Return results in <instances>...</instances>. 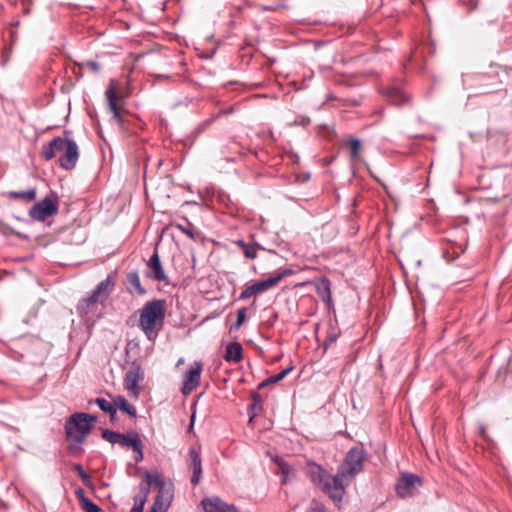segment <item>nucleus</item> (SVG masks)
Returning a JSON list of instances; mask_svg holds the SVG:
<instances>
[{
	"mask_svg": "<svg viewBox=\"0 0 512 512\" xmlns=\"http://www.w3.org/2000/svg\"><path fill=\"white\" fill-rule=\"evenodd\" d=\"M82 66L88 67L93 73H98L100 71L99 63L93 60L84 62Z\"/></svg>",
	"mask_w": 512,
	"mask_h": 512,
	"instance_id": "nucleus-36",
	"label": "nucleus"
},
{
	"mask_svg": "<svg viewBox=\"0 0 512 512\" xmlns=\"http://www.w3.org/2000/svg\"><path fill=\"white\" fill-rule=\"evenodd\" d=\"M81 507L85 512H101L100 507L89 499H82Z\"/></svg>",
	"mask_w": 512,
	"mask_h": 512,
	"instance_id": "nucleus-33",
	"label": "nucleus"
},
{
	"mask_svg": "<svg viewBox=\"0 0 512 512\" xmlns=\"http://www.w3.org/2000/svg\"><path fill=\"white\" fill-rule=\"evenodd\" d=\"M144 379V371L137 361H133L124 378V387L134 398L139 397V383Z\"/></svg>",
	"mask_w": 512,
	"mask_h": 512,
	"instance_id": "nucleus-10",
	"label": "nucleus"
},
{
	"mask_svg": "<svg viewBox=\"0 0 512 512\" xmlns=\"http://www.w3.org/2000/svg\"><path fill=\"white\" fill-rule=\"evenodd\" d=\"M275 462L277 463L283 476L281 483L286 484L289 477L294 475V468L290 464H288L287 462L278 457L275 459Z\"/></svg>",
	"mask_w": 512,
	"mask_h": 512,
	"instance_id": "nucleus-25",
	"label": "nucleus"
},
{
	"mask_svg": "<svg viewBox=\"0 0 512 512\" xmlns=\"http://www.w3.org/2000/svg\"><path fill=\"white\" fill-rule=\"evenodd\" d=\"M189 469L192 471L191 484H199L202 476V461L199 452L195 448L189 450Z\"/></svg>",
	"mask_w": 512,
	"mask_h": 512,
	"instance_id": "nucleus-17",
	"label": "nucleus"
},
{
	"mask_svg": "<svg viewBox=\"0 0 512 512\" xmlns=\"http://www.w3.org/2000/svg\"><path fill=\"white\" fill-rule=\"evenodd\" d=\"M105 94L108 100L109 109L113 114V118L120 126H123L124 118L121 113L124 106L123 98L121 97V95H119L113 83H111L109 87L106 89Z\"/></svg>",
	"mask_w": 512,
	"mask_h": 512,
	"instance_id": "nucleus-14",
	"label": "nucleus"
},
{
	"mask_svg": "<svg viewBox=\"0 0 512 512\" xmlns=\"http://www.w3.org/2000/svg\"><path fill=\"white\" fill-rule=\"evenodd\" d=\"M145 277L153 281L168 283V276L162 266L157 249L146 262Z\"/></svg>",
	"mask_w": 512,
	"mask_h": 512,
	"instance_id": "nucleus-13",
	"label": "nucleus"
},
{
	"mask_svg": "<svg viewBox=\"0 0 512 512\" xmlns=\"http://www.w3.org/2000/svg\"><path fill=\"white\" fill-rule=\"evenodd\" d=\"M350 484V481L342 478L337 471L335 475H329L319 487L321 491L328 495L334 502H341L345 494V487Z\"/></svg>",
	"mask_w": 512,
	"mask_h": 512,
	"instance_id": "nucleus-8",
	"label": "nucleus"
},
{
	"mask_svg": "<svg viewBox=\"0 0 512 512\" xmlns=\"http://www.w3.org/2000/svg\"><path fill=\"white\" fill-rule=\"evenodd\" d=\"M307 512H328V510L320 501L313 499L310 502Z\"/></svg>",
	"mask_w": 512,
	"mask_h": 512,
	"instance_id": "nucleus-34",
	"label": "nucleus"
},
{
	"mask_svg": "<svg viewBox=\"0 0 512 512\" xmlns=\"http://www.w3.org/2000/svg\"><path fill=\"white\" fill-rule=\"evenodd\" d=\"M76 496L78 497L79 501H80V504L82 505V499H87L85 497V492L82 488H79L76 490Z\"/></svg>",
	"mask_w": 512,
	"mask_h": 512,
	"instance_id": "nucleus-38",
	"label": "nucleus"
},
{
	"mask_svg": "<svg viewBox=\"0 0 512 512\" xmlns=\"http://www.w3.org/2000/svg\"><path fill=\"white\" fill-rule=\"evenodd\" d=\"M365 454L362 449L352 448L346 454L344 461L339 465L337 471L342 478L352 481L354 477L363 470Z\"/></svg>",
	"mask_w": 512,
	"mask_h": 512,
	"instance_id": "nucleus-6",
	"label": "nucleus"
},
{
	"mask_svg": "<svg viewBox=\"0 0 512 512\" xmlns=\"http://www.w3.org/2000/svg\"><path fill=\"white\" fill-rule=\"evenodd\" d=\"M316 291L324 302L331 301V283L328 278L323 277L316 283Z\"/></svg>",
	"mask_w": 512,
	"mask_h": 512,
	"instance_id": "nucleus-23",
	"label": "nucleus"
},
{
	"mask_svg": "<svg viewBox=\"0 0 512 512\" xmlns=\"http://www.w3.org/2000/svg\"><path fill=\"white\" fill-rule=\"evenodd\" d=\"M143 447L144 446L141 437H139L137 441L134 443V445L131 447L134 453V460L136 462H141L144 458Z\"/></svg>",
	"mask_w": 512,
	"mask_h": 512,
	"instance_id": "nucleus-30",
	"label": "nucleus"
},
{
	"mask_svg": "<svg viewBox=\"0 0 512 512\" xmlns=\"http://www.w3.org/2000/svg\"><path fill=\"white\" fill-rule=\"evenodd\" d=\"M178 228L186 235L190 236V237H193V232L191 229H188V228H185L184 226L182 225H178Z\"/></svg>",
	"mask_w": 512,
	"mask_h": 512,
	"instance_id": "nucleus-39",
	"label": "nucleus"
},
{
	"mask_svg": "<svg viewBox=\"0 0 512 512\" xmlns=\"http://www.w3.org/2000/svg\"><path fill=\"white\" fill-rule=\"evenodd\" d=\"M114 404L116 406V409H120L121 411L127 413L130 417H136V408L133 405H131L125 397L118 396L114 400Z\"/></svg>",
	"mask_w": 512,
	"mask_h": 512,
	"instance_id": "nucleus-24",
	"label": "nucleus"
},
{
	"mask_svg": "<svg viewBox=\"0 0 512 512\" xmlns=\"http://www.w3.org/2000/svg\"><path fill=\"white\" fill-rule=\"evenodd\" d=\"M58 212V201L50 197H45L43 200L35 203L30 211L29 216L37 221H44L49 216Z\"/></svg>",
	"mask_w": 512,
	"mask_h": 512,
	"instance_id": "nucleus-11",
	"label": "nucleus"
},
{
	"mask_svg": "<svg viewBox=\"0 0 512 512\" xmlns=\"http://www.w3.org/2000/svg\"><path fill=\"white\" fill-rule=\"evenodd\" d=\"M116 285V272L109 274L90 292V294L81 299L77 304L78 315L86 322L95 321L100 318L99 306H103L113 292Z\"/></svg>",
	"mask_w": 512,
	"mask_h": 512,
	"instance_id": "nucleus-1",
	"label": "nucleus"
},
{
	"mask_svg": "<svg viewBox=\"0 0 512 512\" xmlns=\"http://www.w3.org/2000/svg\"><path fill=\"white\" fill-rule=\"evenodd\" d=\"M97 417L85 412L73 413L65 422L64 429L68 441V452L71 455L80 454L82 444L90 434Z\"/></svg>",
	"mask_w": 512,
	"mask_h": 512,
	"instance_id": "nucleus-2",
	"label": "nucleus"
},
{
	"mask_svg": "<svg viewBox=\"0 0 512 512\" xmlns=\"http://www.w3.org/2000/svg\"><path fill=\"white\" fill-rule=\"evenodd\" d=\"M307 474L310 480L317 486H320L324 481H326L330 475L327 470L315 462L308 463Z\"/></svg>",
	"mask_w": 512,
	"mask_h": 512,
	"instance_id": "nucleus-20",
	"label": "nucleus"
},
{
	"mask_svg": "<svg viewBox=\"0 0 512 512\" xmlns=\"http://www.w3.org/2000/svg\"><path fill=\"white\" fill-rule=\"evenodd\" d=\"M245 318H246V309L245 308L238 309L237 320H236L235 326L237 328L240 327L243 324V322L245 321Z\"/></svg>",
	"mask_w": 512,
	"mask_h": 512,
	"instance_id": "nucleus-35",
	"label": "nucleus"
},
{
	"mask_svg": "<svg viewBox=\"0 0 512 512\" xmlns=\"http://www.w3.org/2000/svg\"><path fill=\"white\" fill-rule=\"evenodd\" d=\"M74 470L78 473L79 477L81 478V480L84 482L85 485L87 486H90L91 485V478L90 476L85 472V470L83 469L82 465L80 464H75L74 465Z\"/></svg>",
	"mask_w": 512,
	"mask_h": 512,
	"instance_id": "nucleus-32",
	"label": "nucleus"
},
{
	"mask_svg": "<svg viewBox=\"0 0 512 512\" xmlns=\"http://www.w3.org/2000/svg\"><path fill=\"white\" fill-rule=\"evenodd\" d=\"M94 403L104 412L108 413L111 412L112 408L115 407L114 402H109L104 398H96L94 400Z\"/></svg>",
	"mask_w": 512,
	"mask_h": 512,
	"instance_id": "nucleus-31",
	"label": "nucleus"
},
{
	"mask_svg": "<svg viewBox=\"0 0 512 512\" xmlns=\"http://www.w3.org/2000/svg\"><path fill=\"white\" fill-rule=\"evenodd\" d=\"M126 290L133 296H143L146 294V289L142 286L139 273L137 271H130L126 275Z\"/></svg>",
	"mask_w": 512,
	"mask_h": 512,
	"instance_id": "nucleus-19",
	"label": "nucleus"
},
{
	"mask_svg": "<svg viewBox=\"0 0 512 512\" xmlns=\"http://www.w3.org/2000/svg\"><path fill=\"white\" fill-rule=\"evenodd\" d=\"M183 363V359H179L177 365H180Z\"/></svg>",
	"mask_w": 512,
	"mask_h": 512,
	"instance_id": "nucleus-43",
	"label": "nucleus"
},
{
	"mask_svg": "<svg viewBox=\"0 0 512 512\" xmlns=\"http://www.w3.org/2000/svg\"><path fill=\"white\" fill-rule=\"evenodd\" d=\"M346 145L350 150V158L352 161H356L360 158L361 142L359 139L351 138L346 142Z\"/></svg>",
	"mask_w": 512,
	"mask_h": 512,
	"instance_id": "nucleus-28",
	"label": "nucleus"
},
{
	"mask_svg": "<svg viewBox=\"0 0 512 512\" xmlns=\"http://www.w3.org/2000/svg\"><path fill=\"white\" fill-rule=\"evenodd\" d=\"M242 345L238 342H231L226 346L224 359L228 362L238 363L243 358Z\"/></svg>",
	"mask_w": 512,
	"mask_h": 512,
	"instance_id": "nucleus-22",
	"label": "nucleus"
},
{
	"mask_svg": "<svg viewBox=\"0 0 512 512\" xmlns=\"http://www.w3.org/2000/svg\"><path fill=\"white\" fill-rule=\"evenodd\" d=\"M293 370V367H288L284 370H282L280 373L270 376L266 380L260 383L259 387H264L267 384L277 383L281 380H283L291 371Z\"/></svg>",
	"mask_w": 512,
	"mask_h": 512,
	"instance_id": "nucleus-29",
	"label": "nucleus"
},
{
	"mask_svg": "<svg viewBox=\"0 0 512 512\" xmlns=\"http://www.w3.org/2000/svg\"><path fill=\"white\" fill-rule=\"evenodd\" d=\"M140 435L134 431L130 430L126 433H120L109 429H104L102 431V438L108 441L111 444H117L123 448H131Z\"/></svg>",
	"mask_w": 512,
	"mask_h": 512,
	"instance_id": "nucleus-12",
	"label": "nucleus"
},
{
	"mask_svg": "<svg viewBox=\"0 0 512 512\" xmlns=\"http://www.w3.org/2000/svg\"><path fill=\"white\" fill-rule=\"evenodd\" d=\"M57 155H60L58 159L60 167L65 170H72L79 158L78 145L72 139L55 137L49 144L43 146L42 156L46 161H49Z\"/></svg>",
	"mask_w": 512,
	"mask_h": 512,
	"instance_id": "nucleus-4",
	"label": "nucleus"
},
{
	"mask_svg": "<svg viewBox=\"0 0 512 512\" xmlns=\"http://www.w3.org/2000/svg\"><path fill=\"white\" fill-rule=\"evenodd\" d=\"M383 95L394 105L403 106L409 103L410 96L400 87L390 86L383 91Z\"/></svg>",
	"mask_w": 512,
	"mask_h": 512,
	"instance_id": "nucleus-18",
	"label": "nucleus"
},
{
	"mask_svg": "<svg viewBox=\"0 0 512 512\" xmlns=\"http://www.w3.org/2000/svg\"><path fill=\"white\" fill-rule=\"evenodd\" d=\"M204 512H239L233 504H228L218 496L204 497L200 503Z\"/></svg>",
	"mask_w": 512,
	"mask_h": 512,
	"instance_id": "nucleus-16",
	"label": "nucleus"
},
{
	"mask_svg": "<svg viewBox=\"0 0 512 512\" xmlns=\"http://www.w3.org/2000/svg\"><path fill=\"white\" fill-rule=\"evenodd\" d=\"M141 483H149V489L152 485L157 488L158 494L152 506L158 509L159 512H166L174 495L173 483L166 481L158 472H146Z\"/></svg>",
	"mask_w": 512,
	"mask_h": 512,
	"instance_id": "nucleus-5",
	"label": "nucleus"
},
{
	"mask_svg": "<svg viewBox=\"0 0 512 512\" xmlns=\"http://www.w3.org/2000/svg\"><path fill=\"white\" fill-rule=\"evenodd\" d=\"M510 367L512 369V357H511V360H510Z\"/></svg>",
	"mask_w": 512,
	"mask_h": 512,
	"instance_id": "nucleus-44",
	"label": "nucleus"
},
{
	"mask_svg": "<svg viewBox=\"0 0 512 512\" xmlns=\"http://www.w3.org/2000/svg\"><path fill=\"white\" fill-rule=\"evenodd\" d=\"M203 370V364L199 361H195L184 376L182 393L188 395L192 393L200 384L201 373Z\"/></svg>",
	"mask_w": 512,
	"mask_h": 512,
	"instance_id": "nucleus-15",
	"label": "nucleus"
},
{
	"mask_svg": "<svg viewBox=\"0 0 512 512\" xmlns=\"http://www.w3.org/2000/svg\"><path fill=\"white\" fill-rule=\"evenodd\" d=\"M108 414L110 415L111 421H113L115 419V417H116V414H117L116 406L114 408H112L111 412H108Z\"/></svg>",
	"mask_w": 512,
	"mask_h": 512,
	"instance_id": "nucleus-40",
	"label": "nucleus"
},
{
	"mask_svg": "<svg viewBox=\"0 0 512 512\" xmlns=\"http://www.w3.org/2000/svg\"><path fill=\"white\" fill-rule=\"evenodd\" d=\"M337 338H338V334H335V333L334 334H330L327 337V339L329 340L330 343L335 342L337 340Z\"/></svg>",
	"mask_w": 512,
	"mask_h": 512,
	"instance_id": "nucleus-41",
	"label": "nucleus"
},
{
	"mask_svg": "<svg viewBox=\"0 0 512 512\" xmlns=\"http://www.w3.org/2000/svg\"><path fill=\"white\" fill-rule=\"evenodd\" d=\"M166 315V301L154 299L147 301L139 310L138 327L145 337L154 342L164 327Z\"/></svg>",
	"mask_w": 512,
	"mask_h": 512,
	"instance_id": "nucleus-3",
	"label": "nucleus"
},
{
	"mask_svg": "<svg viewBox=\"0 0 512 512\" xmlns=\"http://www.w3.org/2000/svg\"><path fill=\"white\" fill-rule=\"evenodd\" d=\"M237 246L243 250V253L248 259H255L257 257V246L254 244H247L243 240H238L236 242Z\"/></svg>",
	"mask_w": 512,
	"mask_h": 512,
	"instance_id": "nucleus-27",
	"label": "nucleus"
},
{
	"mask_svg": "<svg viewBox=\"0 0 512 512\" xmlns=\"http://www.w3.org/2000/svg\"><path fill=\"white\" fill-rule=\"evenodd\" d=\"M292 274V270L286 269L283 271H278L274 273L271 277L256 281L252 283L251 285H246L245 288L242 290V292L239 295V300H248L252 296H255L257 294H261L275 286L278 285V283L288 275Z\"/></svg>",
	"mask_w": 512,
	"mask_h": 512,
	"instance_id": "nucleus-7",
	"label": "nucleus"
},
{
	"mask_svg": "<svg viewBox=\"0 0 512 512\" xmlns=\"http://www.w3.org/2000/svg\"><path fill=\"white\" fill-rule=\"evenodd\" d=\"M149 512H159V511H158V509H155L154 506H152Z\"/></svg>",
	"mask_w": 512,
	"mask_h": 512,
	"instance_id": "nucleus-42",
	"label": "nucleus"
},
{
	"mask_svg": "<svg viewBox=\"0 0 512 512\" xmlns=\"http://www.w3.org/2000/svg\"><path fill=\"white\" fill-rule=\"evenodd\" d=\"M253 404L251 405L252 409H261V396L258 393H254L252 395Z\"/></svg>",
	"mask_w": 512,
	"mask_h": 512,
	"instance_id": "nucleus-37",
	"label": "nucleus"
},
{
	"mask_svg": "<svg viewBox=\"0 0 512 512\" xmlns=\"http://www.w3.org/2000/svg\"><path fill=\"white\" fill-rule=\"evenodd\" d=\"M421 485L422 479L419 476L415 474L404 473L398 479L395 485V489L397 495L400 498L406 499L413 497Z\"/></svg>",
	"mask_w": 512,
	"mask_h": 512,
	"instance_id": "nucleus-9",
	"label": "nucleus"
},
{
	"mask_svg": "<svg viewBox=\"0 0 512 512\" xmlns=\"http://www.w3.org/2000/svg\"><path fill=\"white\" fill-rule=\"evenodd\" d=\"M8 195L11 199H23L30 202L36 198V189L31 188L26 191H10Z\"/></svg>",
	"mask_w": 512,
	"mask_h": 512,
	"instance_id": "nucleus-26",
	"label": "nucleus"
},
{
	"mask_svg": "<svg viewBox=\"0 0 512 512\" xmlns=\"http://www.w3.org/2000/svg\"><path fill=\"white\" fill-rule=\"evenodd\" d=\"M149 496V483H140L139 492L134 496V505L130 512H143L144 505Z\"/></svg>",
	"mask_w": 512,
	"mask_h": 512,
	"instance_id": "nucleus-21",
	"label": "nucleus"
}]
</instances>
